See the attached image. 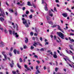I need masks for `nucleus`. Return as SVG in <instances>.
Returning <instances> with one entry per match:
<instances>
[{
  "instance_id": "f257e3e1",
  "label": "nucleus",
  "mask_w": 74,
  "mask_h": 74,
  "mask_svg": "<svg viewBox=\"0 0 74 74\" xmlns=\"http://www.w3.org/2000/svg\"><path fill=\"white\" fill-rule=\"evenodd\" d=\"M22 20L23 21V24L25 25L26 27H28L29 26L28 24L27 23V20H25L24 18H22Z\"/></svg>"
},
{
  "instance_id": "f03ea898",
  "label": "nucleus",
  "mask_w": 74,
  "mask_h": 74,
  "mask_svg": "<svg viewBox=\"0 0 74 74\" xmlns=\"http://www.w3.org/2000/svg\"><path fill=\"white\" fill-rule=\"evenodd\" d=\"M57 34H58L59 36V37L62 38V39H64V34H63V33H62V32H57Z\"/></svg>"
},
{
  "instance_id": "7ed1b4c3",
  "label": "nucleus",
  "mask_w": 74,
  "mask_h": 74,
  "mask_svg": "<svg viewBox=\"0 0 74 74\" xmlns=\"http://www.w3.org/2000/svg\"><path fill=\"white\" fill-rule=\"evenodd\" d=\"M0 11L1 12V14L0 13V16H2V17H4L5 15V14L4 13V10H3V11H2V10L0 8Z\"/></svg>"
},
{
  "instance_id": "20e7f679",
  "label": "nucleus",
  "mask_w": 74,
  "mask_h": 74,
  "mask_svg": "<svg viewBox=\"0 0 74 74\" xmlns=\"http://www.w3.org/2000/svg\"><path fill=\"white\" fill-rule=\"evenodd\" d=\"M5 53V52L3 51L2 52V54L3 55L5 58V59L4 58L3 59V61H5V60H7V56H6V55L4 54Z\"/></svg>"
},
{
  "instance_id": "39448f33",
  "label": "nucleus",
  "mask_w": 74,
  "mask_h": 74,
  "mask_svg": "<svg viewBox=\"0 0 74 74\" xmlns=\"http://www.w3.org/2000/svg\"><path fill=\"white\" fill-rule=\"evenodd\" d=\"M62 16H63L64 17H65L66 18V17H67V16H68V15H67V13H63L62 14Z\"/></svg>"
},
{
  "instance_id": "423d86ee",
  "label": "nucleus",
  "mask_w": 74,
  "mask_h": 74,
  "mask_svg": "<svg viewBox=\"0 0 74 74\" xmlns=\"http://www.w3.org/2000/svg\"><path fill=\"white\" fill-rule=\"evenodd\" d=\"M58 29H59V30H60L62 32V33H64V32L62 30V29H60V26L59 25H58Z\"/></svg>"
},
{
  "instance_id": "0eeeda50",
  "label": "nucleus",
  "mask_w": 74,
  "mask_h": 74,
  "mask_svg": "<svg viewBox=\"0 0 74 74\" xmlns=\"http://www.w3.org/2000/svg\"><path fill=\"white\" fill-rule=\"evenodd\" d=\"M45 11H48V9L47 8V3H45Z\"/></svg>"
},
{
  "instance_id": "6e6552de",
  "label": "nucleus",
  "mask_w": 74,
  "mask_h": 74,
  "mask_svg": "<svg viewBox=\"0 0 74 74\" xmlns=\"http://www.w3.org/2000/svg\"><path fill=\"white\" fill-rule=\"evenodd\" d=\"M34 44H33V46L34 47H36V46L37 45V43L36 42H34Z\"/></svg>"
},
{
  "instance_id": "1a4fd4ad",
  "label": "nucleus",
  "mask_w": 74,
  "mask_h": 74,
  "mask_svg": "<svg viewBox=\"0 0 74 74\" xmlns=\"http://www.w3.org/2000/svg\"><path fill=\"white\" fill-rule=\"evenodd\" d=\"M0 21L1 22H3L4 21V19L2 17H0Z\"/></svg>"
},
{
  "instance_id": "9d476101",
  "label": "nucleus",
  "mask_w": 74,
  "mask_h": 74,
  "mask_svg": "<svg viewBox=\"0 0 74 74\" xmlns=\"http://www.w3.org/2000/svg\"><path fill=\"white\" fill-rule=\"evenodd\" d=\"M28 42V38H25V43H27Z\"/></svg>"
},
{
  "instance_id": "9b49d317",
  "label": "nucleus",
  "mask_w": 74,
  "mask_h": 74,
  "mask_svg": "<svg viewBox=\"0 0 74 74\" xmlns=\"http://www.w3.org/2000/svg\"><path fill=\"white\" fill-rule=\"evenodd\" d=\"M27 5H29V6H30L31 5V3H30V1L27 2Z\"/></svg>"
},
{
  "instance_id": "f8f14e48",
  "label": "nucleus",
  "mask_w": 74,
  "mask_h": 74,
  "mask_svg": "<svg viewBox=\"0 0 74 74\" xmlns=\"http://www.w3.org/2000/svg\"><path fill=\"white\" fill-rule=\"evenodd\" d=\"M40 73V71H39V70H38L37 69V70L36 71L35 73V74H38V73Z\"/></svg>"
},
{
  "instance_id": "ddd939ff",
  "label": "nucleus",
  "mask_w": 74,
  "mask_h": 74,
  "mask_svg": "<svg viewBox=\"0 0 74 74\" xmlns=\"http://www.w3.org/2000/svg\"><path fill=\"white\" fill-rule=\"evenodd\" d=\"M17 34H18L17 32L15 33V35H16V37L17 38L19 37V35Z\"/></svg>"
},
{
  "instance_id": "4468645a",
  "label": "nucleus",
  "mask_w": 74,
  "mask_h": 74,
  "mask_svg": "<svg viewBox=\"0 0 74 74\" xmlns=\"http://www.w3.org/2000/svg\"><path fill=\"white\" fill-rule=\"evenodd\" d=\"M17 65L18 67L19 68V69H21V66L19 65V63H17Z\"/></svg>"
},
{
  "instance_id": "2eb2a0df",
  "label": "nucleus",
  "mask_w": 74,
  "mask_h": 74,
  "mask_svg": "<svg viewBox=\"0 0 74 74\" xmlns=\"http://www.w3.org/2000/svg\"><path fill=\"white\" fill-rule=\"evenodd\" d=\"M48 23H49V24L51 25H53V23H52V22L51 21H48Z\"/></svg>"
},
{
  "instance_id": "dca6fc26",
  "label": "nucleus",
  "mask_w": 74,
  "mask_h": 74,
  "mask_svg": "<svg viewBox=\"0 0 74 74\" xmlns=\"http://www.w3.org/2000/svg\"><path fill=\"white\" fill-rule=\"evenodd\" d=\"M23 47L24 49H26V48H27V47L26 45H24Z\"/></svg>"
},
{
  "instance_id": "f3484780",
  "label": "nucleus",
  "mask_w": 74,
  "mask_h": 74,
  "mask_svg": "<svg viewBox=\"0 0 74 74\" xmlns=\"http://www.w3.org/2000/svg\"><path fill=\"white\" fill-rule=\"evenodd\" d=\"M53 57L54 58H57V56H56V54H54L53 55Z\"/></svg>"
},
{
  "instance_id": "a211bd4d",
  "label": "nucleus",
  "mask_w": 74,
  "mask_h": 74,
  "mask_svg": "<svg viewBox=\"0 0 74 74\" xmlns=\"http://www.w3.org/2000/svg\"><path fill=\"white\" fill-rule=\"evenodd\" d=\"M9 34H12V31L10 29L9 30Z\"/></svg>"
},
{
  "instance_id": "6ab92c4d",
  "label": "nucleus",
  "mask_w": 74,
  "mask_h": 74,
  "mask_svg": "<svg viewBox=\"0 0 74 74\" xmlns=\"http://www.w3.org/2000/svg\"><path fill=\"white\" fill-rule=\"evenodd\" d=\"M9 11L11 13H12V12H14V11L12 9H9Z\"/></svg>"
},
{
  "instance_id": "aec40b11",
  "label": "nucleus",
  "mask_w": 74,
  "mask_h": 74,
  "mask_svg": "<svg viewBox=\"0 0 74 74\" xmlns=\"http://www.w3.org/2000/svg\"><path fill=\"white\" fill-rule=\"evenodd\" d=\"M13 52L15 54H16V50L14 49L13 51Z\"/></svg>"
},
{
  "instance_id": "412c9836",
  "label": "nucleus",
  "mask_w": 74,
  "mask_h": 74,
  "mask_svg": "<svg viewBox=\"0 0 74 74\" xmlns=\"http://www.w3.org/2000/svg\"><path fill=\"white\" fill-rule=\"evenodd\" d=\"M32 16H33V15L31 14V15L29 16V18L30 19H32Z\"/></svg>"
},
{
  "instance_id": "4be33fe9",
  "label": "nucleus",
  "mask_w": 74,
  "mask_h": 74,
  "mask_svg": "<svg viewBox=\"0 0 74 74\" xmlns=\"http://www.w3.org/2000/svg\"><path fill=\"white\" fill-rule=\"evenodd\" d=\"M30 48L32 50V49H34V47H33V46H31Z\"/></svg>"
},
{
  "instance_id": "5701e85b",
  "label": "nucleus",
  "mask_w": 74,
  "mask_h": 74,
  "mask_svg": "<svg viewBox=\"0 0 74 74\" xmlns=\"http://www.w3.org/2000/svg\"><path fill=\"white\" fill-rule=\"evenodd\" d=\"M25 4V3L23 2L22 3V4H20V5L21 6H23V5H24Z\"/></svg>"
},
{
  "instance_id": "b1692460",
  "label": "nucleus",
  "mask_w": 74,
  "mask_h": 74,
  "mask_svg": "<svg viewBox=\"0 0 74 74\" xmlns=\"http://www.w3.org/2000/svg\"><path fill=\"white\" fill-rule=\"evenodd\" d=\"M26 14L27 15H28L29 14V11H27L26 12Z\"/></svg>"
},
{
  "instance_id": "393cba45",
  "label": "nucleus",
  "mask_w": 74,
  "mask_h": 74,
  "mask_svg": "<svg viewBox=\"0 0 74 74\" xmlns=\"http://www.w3.org/2000/svg\"><path fill=\"white\" fill-rule=\"evenodd\" d=\"M19 61H20V62H23V60H22V58H20L19 59Z\"/></svg>"
},
{
  "instance_id": "a878e982",
  "label": "nucleus",
  "mask_w": 74,
  "mask_h": 74,
  "mask_svg": "<svg viewBox=\"0 0 74 74\" xmlns=\"http://www.w3.org/2000/svg\"><path fill=\"white\" fill-rule=\"evenodd\" d=\"M57 26V25H53V26H52V27H56Z\"/></svg>"
},
{
  "instance_id": "bb28decb",
  "label": "nucleus",
  "mask_w": 74,
  "mask_h": 74,
  "mask_svg": "<svg viewBox=\"0 0 74 74\" xmlns=\"http://www.w3.org/2000/svg\"><path fill=\"white\" fill-rule=\"evenodd\" d=\"M30 11L31 12H34V11L32 9H30Z\"/></svg>"
},
{
  "instance_id": "cd10ccee",
  "label": "nucleus",
  "mask_w": 74,
  "mask_h": 74,
  "mask_svg": "<svg viewBox=\"0 0 74 74\" xmlns=\"http://www.w3.org/2000/svg\"><path fill=\"white\" fill-rule=\"evenodd\" d=\"M33 32H32L30 33V34L31 36H33Z\"/></svg>"
},
{
  "instance_id": "c85d7f7f",
  "label": "nucleus",
  "mask_w": 74,
  "mask_h": 74,
  "mask_svg": "<svg viewBox=\"0 0 74 74\" xmlns=\"http://www.w3.org/2000/svg\"><path fill=\"white\" fill-rule=\"evenodd\" d=\"M47 21H48V20L49 19V17L48 16H47Z\"/></svg>"
},
{
  "instance_id": "c756f323",
  "label": "nucleus",
  "mask_w": 74,
  "mask_h": 74,
  "mask_svg": "<svg viewBox=\"0 0 74 74\" xmlns=\"http://www.w3.org/2000/svg\"><path fill=\"white\" fill-rule=\"evenodd\" d=\"M66 63H67V64H69V66H70L71 67H72V66H71V64H70L69 63H68L67 62H66Z\"/></svg>"
},
{
  "instance_id": "7c9ffc66",
  "label": "nucleus",
  "mask_w": 74,
  "mask_h": 74,
  "mask_svg": "<svg viewBox=\"0 0 74 74\" xmlns=\"http://www.w3.org/2000/svg\"><path fill=\"white\" fill-rule=\"evenodd\" d=\"M40 51H44V48H42L40 49Z\"/></svg>"
},
{
  "instance_id": "2f4dec72",
  "label": "nucleus",
  "mask_w": 74,
  "mask_h": 74,
  "mask_svg": "<svg viewBox=\"0 0 74 74\" xmlns=\"http://www.w3.org/2000/svg\"><path fill=\"white\" fill-rule=\"evenodd\" d=\"M5 33H8V31H7V29H5Z\"/></svg>"
},
{
  "instance_id": "473e14b6",
  "label": "nucleus",
  "mask_w": 74,
  "mask_h": 74,
  "mask_svg": "<svg viewBox=\"0 0 74 74\" xmlns=\"http://www.w3.org/2000/svg\"><path fill=\"white\" fill-rule=\"evenodd\" d=\"M35 32L36 33H38V32H39V30H38V29H36Z\"/></svg>"
},
{
  "instance_id": "72a5a7b5",
  "label": "nucleus",
  "mask_w": 74,
  "mask_h": 74,
  "mask_svg": "<svg viewBox=\"0 0 74 74\" xmlns=\"http://www.w3.org/2000/svg\"><path fill=\"white\" fill-rule=\"evenodd\" d=\"M24 67H25V69H26L27 67V65H26V64H25Z\"/></svg>"
},
{
  "instance_id": "f704fd0d",
  "label": "nucleus",
  "mask_w": 74,
  "mask_h": 74,
  "mask_svg": "<svg viewBox=\"0 0 74 74\" xmlns=\"http://www.w3.org/2000/svg\"><path fill=\"white\" fill-rule=\"evenodd\" d=\"M26 69L27 70H30V71H31V69L28 68L27 67Z\"/></svg>"
},
{
  "instance_id": "c9c22d12",
  "label": "nucleus",
  "mask_w": 74,
  "mask_h": 74,
  "mask_svg": "<svg viewBox=\"0 0 74 74\" xmlns=\"http://www.w3.org/2000/svg\"><path fill=\"white\" fill-rule=\"evenodd\" d=\"M66 58L67 59V60H69V62H71V61H70V60H69V58L68 57H66Z\"/></svg>"
},
{
  "instance_id": "e433bc0d",
  "label": "nucleus",
  "mask_w": 74,
  "mask_h": 74,
  "mask_svg": "<svg viewBox=\"0 0 74 74\" xmlns=\"http://www.w3.org/2000/svg\"><path fill=\"white\" fill-rule=\"evenodd\" d=\"M12 73H13V74H16V71H12Z\"/></svg>"
},
{
  "instance_id": "4c0bfd02",
  "label": "nucleus",
  "mask_w": 74,
  "mask_h": 74,
  "mask_svg": "<svg viewBox=\"0 0 74 74\" xmlns=\"http://www.w3.org/2000/svg\"><path fill=\"white\" fill-rule=\"evenodd\" d=\"M34 56L36 58H38V56L36 55H35Z\"/></svg>"
},
{
  "instance_id": "58836bf2",
  "label": "nucleus",
  "mask_w": 74,
  "mask_h": 74,
  "mask_svg": "<svg viewBox=\"0 0 74 74\" xmlns=\"http://www.w3.org/2000/svg\"><path fill=\"white\" fill-rule=\"evenodd\" d=\"M58 70V68H56L55 69V71L57 72V70Z\"/></svg>"
},
{
  "instance_id": "ea45409f",
  "label": "nucleus",
  "mask_w": 74,
  "mask_h": 74,
  "mask_svg": "<svg viewBox=\"0 0 74 74\" xmlns=\"http://www.w3.org/2000/svg\"><path fill=\"white\" fill-rule=\"evenodd\" d=\"M49 15L50 16H53V14L52 13L49 14Z\"/></svg>"
},
{
  "instance_id": "a19ab883",
  "label": "nucleus",
  "mask_w": 74,
  "mask_h": 74,
  "mask_svg": "<svg viewBox=\"0 0 74 74\" xmlns=\"http://www.w3.org/2000/svg\"><path fill=\"white\" fill-rule=\"evenodd\" d=\"M54 40H56V35H55L54 37Z\"/></svg>"
},
{
  "instance_id": "79ce46f5",
  "label": "nucleus",
  "mask_w": 74,
  "mask_h": 74,
  "mask_svg": "<svg viewBox=\"0 0 74 74\" xmlns=\"http://www.w3.org/2000/svg\"><path fill=\"white\" fill-rule=\"evenodd\" d=\"M69 52H70V53H71L72 54V55H73V52H72V51H71V50H70Z\"/></svg>"
},
{
  "instance_id": "37998d69",
  "label": "nucleus",
  "mask_w": 74,
  "mask_h": 74,
  "mask_svg": "<svg viewBox=\"0 0 74 74\" xmlns=\"http://www.w3.org/2000/svg\"><path fill=\"white\" fill-rule=\"evenodd\" d=\"M66 51L67 53L69 54L70 52H69L68 51V50H66Z\"/></svg>"
},
{
  "instance_id": "c03bdc74",
  "label": "nucleus",
  "mask_w": 74,
  "mask_h": 74,
  "mask_svg": "<svg viewBox=\"0 0 74 74\" xmlns=\"http://www.w3.org/2000/svg\"><path fill=\"white\" fill-rule=\"evenodd\" d=\"M0 30H2V31H3V28L0 27Z\"/></svg>"
},
{
  "instance_id": "a18cd8bd",
  "label": "nucleus",
  "mask_w": 74,
  "mask_h": 74,
  "mask_svg": "<svg viewBox=\"0 0 74 74\" xmlns=\"http://www.w3.org/2000/svg\"><path fill=\"white\" fill-rule=\"evenodd\" d=\"M54 10L55 11H57L56 9V8H55V7L54 8Z\"/></svg>"
},
{
  "instance_id": "49530a36",
  "label": "nucleus",
  "mask_w": 74,
  "mask_h": 74,
  "mask_svg": "<svg viewBox=\"0 0 74 74\" xmlns=\"http://www.w3.org/2000/svg\"><path fill=\"white\" fill-rule=\"evenodd\" d=\"M45 45H48V42H46L45 43Z\"/></svg>"
},
{
  "instance_id": "de8ad7c7",
  "label": "nucleus",
  "mask_w": 74,
  "mask_h": 74,
  "mask_svg": "<svg viewBox=\"0 0 74 74\" xmlns=\"http://www.w3.org/2000/svg\"><path fill=\"white\" fill-rule=\"evenodd\" d=\"M25 7H24L23 8V11H25Z\"/></svg>"
},
{
  "instance_id": "09e8293b",
  "label": "nucleus",
  "mask_w": 74,
  "mask_h": 74,
  "mask_svg": "<svg viewBox=\"0 0 74 74\" xmlns=\"http://www.w3.org/2000/svg\"><path fill=\"white\" fill-rule=\"evenodd\" d=\"M27 21L28 22V24L29 25H30V20H27Z\"/></svg>"
},
{
  "instance_id": "8fccbe9b",
  "label": "nucleus",
  "mask_w": 74,
  "mask_h": 74,
  "mask_svg": "<svg viewBox=\"0 0 74 74\" xmlns=\"http://www.w3.org/2000/svg\"><path fill=\"white\" fill-rule=\"evenodd\" d=\"M31 67V69L32 70H33V66H30Z\"/></svg>"
},
{
  "instance_id": "3c124183",
  "label": "nucleus",
  "mask_w": 74,
  "mask_h": 74,
  "mask_svg": "<svg viewBox=\"0 0 74 74\" xmlns=\"http://www.w3.org/2000/svg\"><path fill=\"white\" fill-rule=\"evenodd\" d=\"M17 54H20V53H19V51H17Z\"/></svg>"
},
{
  "instance_id": "603ef678",
  "label": "nucleus",
  "mask_w": 74,
  "mask_h": 74,
  "mask_svg": "<svg viewBox=\"0 0 74 74\" xmlns=\"http://www.w3.org/2000/svg\"><path fill=\"white\" fill-rule=\"evenodd\" d=\"M43 69H44V70H45V69H47V68H46V67L45 66H44V67Z\"/></svg>"
},
{
  "instance_id": "864d4df0",
  "label": "nucleus",
  "mask_w": 74,
  "mask_h": 74,
  "mask_svg": "<svg viewBox=\"0 0 74 74\" xmlns=\"http://www.w3.org/2000/svg\"><path fill=\"white\" fill-rule=\"evenodd\" d=\"M38 69V66H36V70H37V69Z\"/></svg>"
},
{
  "instance_id": "5fc2aeb1",
  "label": "nucleus",
  "mask_w": 74,
  "mask_h": 74,
  "mask_svg": "<svg viewBox=\"0 0 74 74\" xmlns=\"http://www.w3.org/2000/svg\"><path fill=\"white\" fill-rule=\"evenodd\" d=\"M56 3H59V0H56Z\"/></svg>"
},
{
  "instance_id": "6e6d98bb",
  "label": "nucleus",
  "mask_w": 74,
  "mask_h": 74,
  "mask_svg": "<svg viewBox=\"0 0 74 74\" xmlns=\"http://www.w3.org/2000/svg\"><path fill=\"white\" fill-rule=\"evenodd\" d=\"M32 40H34V41H35V38H34V37H32Z\"/></svg>"
},
{
  "instance_id": "4d7b16f0",
  "label": "nucleus",
  "mask_w": 74,
  "mask_h": 74,
  "mask_svg": "<svg viewBox=\"0 0 74 74\" xmlns=\"http://www.w3.org/2000/svg\"><path fill=\"white\" fill-rule=\"evenodd\" d=\"M40 40H41V41H42V37H41L40 38Z\"/></svg>"
},
{
  "instance_id": "13d9d810",
  "label": "nucleus",
  "mask_w": 74,
  "mask_h": 74,
  "mask_svg": "<svg viewBox=\"0 0 74 74\" xmlns=\"http://www.w3.org/2000/svg\"><path fill=\"white\" fill-rule=\"evenodd\" d=\"M69 47H70V48H71V47H73V45H69Z\"/></svg>"
},
{
  "instance_id": "bf43d9fd",
  "label": "nucleus",
  "mask_w": 74,
  "mask_h": 74,
  "mask_svg": "<svg viewBox=\"0 0 74 74\" xmlns=\"http://www.w3.org/2000/svg\"><path fill=\"white\" fill-rule=\"evenodd\" d=\"M39 45L40 46H41V47H42V45H41V44L39 43Z\"/></svg>"
},
{
  "instance_id": "052dcab7",
  "label": "nucleus",
  "mask_w": 74,
  "mask_h": 74,
  "mask_svg": "<svg viewBox=\"0 0 74 74\" xmlns=\"http://www.w3.org/2000/svg\"><path fill=\"white\" fill-rule=\"evenodd\" d=\"M10 66L11 67H13V65H12V64H10Z\"/></svg>"
},
{
  "instance_id": "680f3d73",
  "label": "nucleus",
  "mask_w": 74,
  "mask_h": 74,
  "mask_svg": "<svg viewBox=\"0 0 74 74\" xmlns=\"http://www.w3.org/2000/svg\"><path fill=\"white\" fill-rule=\"evenodd\" d=\"M70 34L71 36H74V34L71 33Z\"/></svg>"
},
{
  "instance_id": "e2e57ef3",
  "label": "nucleus",
  "mask_w": 74,
  "mask_h": 74,
  "mask_svg": "<svg viewBox=\"0 0 74 74\" xmlns=\"http://www.w3.org/2000/svg\"><path fill=\"white\" fill-rule=\"evenodd\" d=\"M12 33H13V34L14 35H15V31H13Z\"/></svg>"
},
{
  "instance_id": "0e129e2a",
  "label": "nucleus",
  "mask_w": 74,
  "mask_h": 74,
  "mask_svg": "<svg viewBox=\"0 0 74 74\" xmlns=\"http://www.w3.org/2000/svg\"><path fill=\"white\" fill-rule=\"evenodd\" d=\"M36 62H37L38 63V64L39 63H40V61H38V60H37L36 61Z\"/></svg>"
},
{
  "instance_id": "69168bd1",
  "label": "nucleus",
  "mask_w": 74,
  "mask_h": 74,
  "mask_svg": "<svg viewBox=\"0 0 74 74\" xmlns=\"http://www.w3.org/2000/svg\"><path fill=\"white\" fill-rule=\"evenodd\" d=\"M44 0H42V4H43V3H44Z\"/></svg>"
},
{
  "instance_id": "338daca9",
  "label": "nucleus",
  "mask_w": 74,
  "mask_h": 74,
  "mask_svg": "<svg viewBox=\"0 0 74 74\" xmlns=\"http://www.w3.org/2000/svg\"><path fill=\"white\" fill-rule=\"evenodd\" d=\"M9 55L10 56H12V53H10L9 54Z\"/></svg>"
},
{
  "instance_id": "774afa93",
  "label": "nucleus",
  "mask_w": 74,
  "mask_h": 74,
  "mask_svg": "<svg viewBox=\"0 0 74 74\" xmlns=\"http://www.w3.org/2000/svg\"><path fill=\"white\" fill-rule=\"evenodd\" d=\"M71 41L72 42H74V40L73 39H71Z\"/></svg>"
}]
</instances>
